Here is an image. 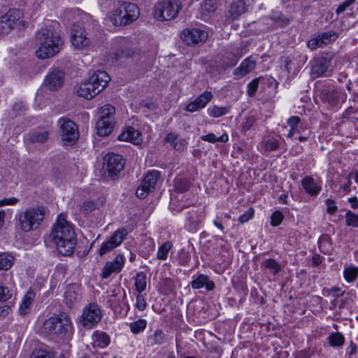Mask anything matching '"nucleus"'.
Segmentation results:
<instances>
[{
  "label": "nucleus",
  "instance_id": "nucleus-1",
  "mask_svg": "<svg viewBox=\"0 0 358 358\" xmlns=\"http://www.w3.org/2000/svg\"><path fill=\"white\" fill-rule=\"evenodd\" d=\"M50 238L55 243L58 252L64 256L73 254L76 245V237L72 225L67 222L65 216L60 214L54 224Z\"/></svg>",
  "mask_w": 358,
  "mask_h": 358
},
{
  "label": "nucleus",
  "instance_id": "nucleus-2",
  "mask_svg": "<svg viewBox=\"0 0 358 358\" xmlns=\"http://www.w3.org/2000/svg\"><path fill=\"white\" fill-rule=\"evenodd\" d=\"M53 27L45 25L36 32V41L38 48L36 54L39 59H45L52 57L62 48L63 41Z\"/></svg>",
  "mask_w": 358,
  "mask_h": 358
},
{
  "label": "nucleus",
  "instance_id": "nucleus-3",
  "mask_svg": "<svg viewBox=\"0 0 358 358\" xmlns=\"http://www.w3.org/2000/svg\"><path fill=\"white\" fill-rule=\"evenodd\" d=\"M46 334H55L63 339H71L73 335V326L70 317L65 313L52 316L43 324Z\"/></svg>",
  "mask_w": 358,
  "mask_h": 358
},
{
  "label": "nucleus",
  "instance_id": "nucleus-4",
  "mask_svg": "<svg viewBox=\"0 0 358 358\" xmlns=\"http://www.w3.org/2000/svg\"><path fill=\"white\" fill-rule=\"evenodd\" d=\"M45 215V208L35 206L25 208L18 214L19 227L24 232H29L38 228Z\"/></svg>",
  "mask_w": 358,
  "mask_h": 358
},
{
  "label": "nucleus",
  "instance_id": "nucleus-5",
  "mask_svg": "<svg viewBox=\"0 0 358 358\" xmlns=\"http://www.w3.org/2000/svg\"><path fill=\"white\" fill-rule=\"evenodd\" d=\"M111 21L115 25H126L138 19L140 15L137 6L132 3L118 1Z\"/></svg>",
  "mask_w": 358,
  "mask_h": 358
},
{
  "label": "nucleus",
  "instance_id": "nucleus-6",
  "mask_svg": "<svg viewBox=\"0 0 358 358\" xmlns=\"http://www.w3.org/2000/svg\"><path fill=\"white\" fill-rule=\"evenodd\" d=\"M182 8L179 0H162L155 6L154 15L160 21L174 19Z\"/></svg>",
  "mask_w": 358,
  "mask_h": 358
},
{
  "label": "nucleus",
  "instance_id": "nucleus-7",
  "mask_svg": "<svg viewBox=\"0 0 358 358\" xmlns=\"http://www.w3.org/2000/svg\"><path fill=\"white\" fill-rule=\"evenodd\" d=\"M102 318V311L96 303L87 304L83 310L80 323L85 329H92L96 325Z\"/></svg>",
  "mask_w": 358,
  "mask_h": 358
},
{
  "label": "nucleus",
  "instance_id": "nucleus-8",
  "mask_svg": "<svg viewBox=\"0 0 358 358\" xmlns=\"http://www.w3.org/2000/svg\"><path fill=\"white\" fill-rule=\"evenodd\" d=\"M59 132L65 145L75 144L79 138V131L76 123L70 119L62 117L59 120Z\"/></svg>",
  "mask_w": 358,
  "mask_h": 358
},
{
  "label": "nucleus",
  "instance_id": "nucleus-9",
  "mask_svg": "<svg viewBox=\"0 0 358 358\" xmlns=\"http://www.w3.org/2000/svg\"><path fill=\"white\" fill-rule=\"evenodd\" d=\"M22 13L18 9H10L3 15L0 21V29L7 33L13 28L24 26L22 20Z\"/></svg>",
  "mask_w": 358,
  "mask_h": 358
},
{
  "label": "nucleus",
  "instance_id": "nucleus-10",
  "mask_svg": "<svg viewBox=\"0 0 358 358\" xmlns=\"http://www.w3.org/2000/svg\"><path fill=\"white\" fill-rule=\"evenodd\" d=\"M127 234V230L124 228L116 230L108 240L101 244L99 250V255L103 256L120 245Z\"/></svg>",
  "mask_w": 358,
  "mask_h": 358
},
{
  "label": "nucleus",
  "instance_id": "nucleus-11",
  "mask_svg": "<svg viewBox=\"0 0 358 358\" xmlns=\"http://www.w3.org/2000/svg\"><path fill=\"white\" fill-rule=\"evenodd\" d=\"M208 37L206 31L198 28L184 29L181 34L182 40L188 45L202 44L206 42Z\"/></svg>",
  "mask_w": 358,
  "mask_h": 358
},
{
  "label": "nucleus",
  "instance_id": "nucleus-12",
  "mask_svg": "<svg viewBox=\"0 0 358 358\" xmlns=\"http://www.w3.org/2000/svg\"><path fill=\"white\" fill-rule=\"evenodd\" d=\"M332 60V55L327 54L326 56H321L314 60L311 68V76L317 78L322 76H329L331 74L329 67Z\"/></svg>",
  "mask_w": 358,
  "mask_h": 358
},
{
  "label": "nucleus",
  "instance_id": "nucleus-13",
  "mask_svg": "<svg viewBox=\"0 0 358 358\" xmlns=\"http://www.w3.org/2000/svg\"><path fill=\"white\" fill-rule=\"evenodd\" d=\"M103 164L108 176L113 178L122 171L125 161L122 155L111 152L105 156Z\"/></svg>",
  "mask_w": 358,
  "mask_h": 358
},
{
  "label": "nucleus",
  "instance_id": "nucleus-14",
  "mask_svg": "<svg viewBox=\"0 0 358 358\" xmlns=\"http://www.w3.org/2000/svg\"><path fill=\"white\" fill-rule=\"evenodd\" d=\"M71 41L72 45L77 49H83L91 43L85 30L78 24H74L72 27Z\"/></svg>",
  "mask_w": 358,
  "mask_h": 358
},
{
  "label": "nucleus",
  "instance_id": "nucleus-15",
  "mask_svg": "<svg viewBox=\"0 0 358 358\" xmlns=\"http://www.w3.org/2000/svg\"><path fill=\"white\" fill-rule=\"evenodd\" d=\"M65 73L59 69H51L44 80V85L50 90L55 91L60 88L64 80Z\"/></svg>",
  "mask_w": 358,
  "mask_h": 358
},
{
  "label": "nucleus",
  "instance_id": "nucleus-16",
  "mask_svg": "<svg viewBox=\"0 0 358 358\" xmlns=\"http://www.w3.org/2000/svg\"><path fill=\"white\" fill-rule=\"evenodd\" d=\"M81 299V290L76 284L69 285L66 287L64 294V302L66 306L71 308L79 303Z\"/></svg>",
  "mask_w": 358,
  "mask_h": 358
},
{
  "label": "nucleus",
  "instance_id": "nucleus-17",
  "mask_svg": "<svg viewBox=\"0 0 358 358\" xmlns=\"http://www.w3.org/2000/svg\"><path fill=\"white\" fill-rule=\"evenodd\" d=\"M213 96L210 92L205 91L194 100L189 102L185 108L187 112L194 113L198 111L206 106L212 100Z\"/></svg>",
  "mask_w": 358,
  "mask_h": 358
},
{
  "label": "nucleus",
  "instance_id": "nucleus-18",
  "mask_svg": "<svg viewBox=\"0 0 358 358\" xmlns=\"http://www.w3.org/2000/svg\"><path fill=\"white\" fill-rule=\"evenodd\" d=\"M124 264V257L119 254L113 262H107L102 269L101 277L108 278L113 273H119L122 271Z\"/></svg>",
  "mask_w": 358,
  "mask_h": 358
},
{
  "label": "nucleus",
  "instance_id": "nucleus-19",
  "mask_svg": "<svg viewBox=\"0 0 358 358\" xmlns=\"http://www.w3.org/2000/svg\"><path fill=\"white\" fill-rule=\"evenodd\" d=\"M88 78L99 93L106 87L110 80L109 75L103 71H96Z\"/></svg>",
  "mask_w": 358,
  "mask_h": 358
},
{
  "label": "nucleus",
  "instance_id": "nucleus-20",
  "mask_svg": "<svg viewBox=\"0 0 358 358\" xmlns=\"http://www.w3.org/2000/svg\"><path fill=\"white\" fill-rule=\"evenodd\" d=\"M322 99L331 106L334 107L338 106L341 102H345L347 99V95L337 90L322 91Z\"/></svg>",
  "mask_w": 358,
  "mask_h": 358
},
{
  "label": "nucleus",
  "instance_id": "nucleus-21",
  "mask_svg": "<svg viewBox=\"0 0 358 358\" xmlns=\"http://www.w3.org/2000/svg\"><path fill=\"white\" fill-rule=\"evenodd\" d=\"M301 185L304 191L312 196H316L322 189L320 185L315 182L312 176H306L301 180Z\"/></svg>",
  "mask_w": 358,
  "mask_h": 358
},
{
  "label": "nucleus",
  "instance_id": "nucleus-22",
  "mask_svg": "<svg viewBox=\"0 0 358 358\" xmlns=\"http://www.w3.org/2000/svg\"><path fill=\"white\" fill-rule=\"evenodd\" d=\"M203 215L202 210H191L187 216V227L190 231H195L198 226L202 222Z\"/></svg>",
  "mask_w": 358,
  "mask_h": 358
},
{
  "label": "nucleus",
  "instance_id": "nucleus-23",
  "mask_svg": "<svg viewBox=\"0 0 358 358\" xmlns=\"http://www.w3.org/2000/svg\"><path fill=\"white\" fill-rule=\"evenodd\" d=\"M246 5L242 0H234L229 6L228 14L231 20H235L246 12Z\"/></svg>",
  "mask_w": 358,
  "mask_h": 358
},
{
  "label": "nucleus",
  "instance_id": "nucleus-24",
  "mask_svg": "<svg viewBox=\"0 0 358 358\" xmlns=\"http://www.w3.org/2000/svg\"><path fill=\"white\" fill-rule=\"evenodd\" d=\"M92 341L94 348H104L110 344V338L107 333L97 330L92 334Z\"/></svg>",
  "mask_w": 358,
  "mask_h": 358
},
{
  "label": "nucleus",
  "instance_id": "nucleus-25",
  "mask_svg": "<svg viewBox=\"0 0 358 358\" xmlns=\"http://www.w3.org/2000/svg\"><path fill=\"white\" fill-rule=\"evenodd\" d=\"M120 141L131 142L134 144H138L141 139L140 132L134 127H128L119 135Z\"/></svg>",
  "mask_w": 358,
  "mask_h": 358
},
{
  "label": "nucleus",
  "instance_id": "nucleus-26",
  "mask_svg": "<svg viewBox=\"0 0 358 358\" xmlns=\"http://www.w3.org/2000/svg\"><path fill=\"white\" fill-rule=\"evenodd\" d=\"M192 287L197 289L203 287L208 291L213 290L215 288V283L209 279L207 275L200 274L191 282Z\"/></svg>",
  "mask_w": 358,
  "mask_h": 358
},
{
  "label": "nucleus",
  "instance_id": "nucleus-27",
  "mask_svg": "<svg viewBox=\"0 0 358 358\" xmlns=\"http://www.w3.org/2000/svg\"><path fill=\"white\" fill-rule=\"evenodd\" d=\"M35 297L36 294L33 290H29L24 296L19 308V313L21 315H25L30 311Z\"/></svg>",
  "mask_w": 358,
  "mask_h": 358
},
{
  "label": "nucleus",
  "instance_id": "nucleus-28",
  "mask_svg": "<svg viewBox=\"0 0 358 358\" xmlns=\"http://www.w3.org/2000/svg\"><path fill=\"white\" fill-rule=\"evenodd\" d=\"M263 271L273 276L280 273L282 270L280 264L275 259L268 258L264 260L261 264Z\"/></svg>",
  "mask_w": 358,
  "mask_h": 358
},
{
  "label": "nucleus",
  "instance_id": "nucleus-29",
  "mask_svg": "<svg viewBox=\"0 0 358 358\" xmlns=\"http://www.w3.org/2000/svg\"><path fill=\"white\" fill-rule=\"evenodd\" d=\"M255 67V61L250 58H246L241 62V65L238 68L235 69L234 74L236 76H244L252 71Z\"/></svg>",
  "mask_w": 358,
  "mask_h": 358
},
{
  "label": "nucleus",
  "instance_id": "nucleus-30",
  "mask_svg": "<svg viewBox=\"0 0 358 358\" xmlns=\"http://www.w3.org/2000/svg\"><path fill=\"white\" fill-rule=\"evenodd\" d=\"M115 122L110 120H98L96 126L97 134L101 136L109 135L113 129Z\"/></svg>",
  "mask_w": 358,
  "mask_h": 358
},
{
  "label": "nucleus",
  "instance_id": "nucleus-31",
  "mask_svg": "<svg viewBox=\"0 0 358 358\" xmlns=\"http://www.w3.org/2000/svg\"><path fill=\"white\" fill-rule=\"evenodd\" d=\"M160 176L159 171H150L145 175L141 183L147 187H149L150 189L152 190L155 187L157 181L160 178Z\"/></svg>",
  "mask_w": 358,
  "mask_h": 358
},
{
  "label": "nucleus",
  "instance_id": "nucleus-32",
  "mask_svg": "<svg viewBox=\"0 0 358 358\" xmlns=\"http://www.w3.org/2000/svg\"><path fill=\"white\" fill-rule=\"evenodd\" d=\"M115 108L110 104H106L99 109L100 117L99 120L115 122Z\"/></svg>",
  "mask_w": 358,
  "mask_h": 358
},
{
  "label": "nucleus",
  "instance_id": "nucleus-33",
  "mask_svg": "<svg viewBox=\"0 0 358 358\" xmlns=\"http://www.w3.org/2000/svg\"><path fill=\"white\" fill-rule=\"evenodd\" d=\"M49 138V133L46 131H33L28 135L29 141L32 143H43Z\"/></svg>",
  "mask_w": 358,
  "mask_h": 358
},
{
  "label": "nucleus",
  "instance_id": "nucleus-34",
  "mask_svg": "<svg viewBox=\"0 0 358 358\" xmlns=\"http://www.w3.org/2000/svg\"><path fill=\"white\" fill-rule=\"evenodd\" d=\"M327 341L331 347L341 348L345 343V337L341 333L334 332L328 336Z\"/></svg>",
  "mask_w": 358,
  "mask_h": 358
},
{
  "label": "nucleus",
  "instance_id": "nucleus-35",
  "mask_svg": "<svg viewBox=\"0 0 358 358\" xmlns=\"http://www.w3.org/2000/svg\"><path fill=\"white\" fill-rule=\"evenodd\" d=\"M147 278L143 272H138L135 277V287L139 293L143 292L146 289Z\"/></svg>",
  "mask_w": 358,
  "mask_h": 358
},
{
  "label": "nucleus",
  "instance_id": "nucleus-36",
  "mask_svg": "<svg viewBox=\"0 0 358 358\" xmlns=\"http://www.w3.org/2000/svg\"><path fill=\"white\" fill-rule=\"evenodd\" d=\"M147 326V321L144 319H138L129 324V328L132 334H137L144 331Z\"/></svg>",
  "mask_w": 358,
  "mask_h": 358
},
{
  "label": "nucleus",
  "instance_id": "nucleus-37",
  "mask_svg": "<svg viewBox=\"0 0 358 358\" xmlns=\"http://www.w3.org/2000/svg\"><path fill=\"white\" fill-rule=\"evenodd\" d=\"M323 46L327 45L336 41L338 36V34L334 31L322 32L319 34Z\"/></svg>",
  "mask_w": 358,
  "mask_h": 358
},
{
  "label": "nucleus",
  "instance_id": "nucleus-38",
  "mask_svg": "<svg viewBox=\"0 0 358 358\" xmlns=\"http://www.w3.org/2000/svg\"><path fill=\"white\" fill-rule=\"evenodd\" d=\"M191 183L185 178H178L175 180V189L178 193H183L189 190Z\"/></svg>",
  "mask_w": 358,
  "mask_h": 358
},
{
  "label": "nucleus",
  "instance_id": "nucleus-39",
  "mask_svg": "<svg viewBox=\"0 0 358 358\" xmlns=\"http://www.w3.org/2000/svg\"><path fill=\"white\" fill-rule=\"evenodd\" d=\"M229 112V107L215 106L208 109V115L213 117H220Z\"/></svg>",
  "mask_w": 358,
  "mask_h": 358
},
{
  "label": "nucleus",
  "instance_id": "nucleus-40",
  "mask_svg": "<svg viewBox=\"0 0 358 358\" xmlns=\"http://www.w3.org/2000/svg\"><path fill=\"white\" fill-rule=\"evenodd\" d=\"M14 258L12 255L8 253H1L0 254V269L1 270H8L9 269L13 262Z\"/></svg>",
  "mask_w": 358,
  "mask_h": 358
},
{
  "label": "nucleus",
  "instance_id": "nucleus-41",
  "mask_svg": "<svg viewBox=\"0 0 358 358\" xmlns=\"http://www.w3.org/2000/svg\"><path fill=\"white\" fill-rule=\"evenodd\" d=\"M358 275V268L355 266L345 267L343 271V276L348 282H354Z\"/></svg>",
  "mask_w": 358,
  "mask_h": 358
},
{
  "label": "nucleus",
  "instance_id": "nucleus-42",
  "mask_svg": "<svg viewBox=\"0 0 358 358\" xmlns=\"http://www.w3.org/2000/svg\"><path fill=\"white\" fill-rule=\"evenodd\" d=\"M172 244L169 241L164 243L158 249L157 257L160 260H165L167 259L169 251L171 250Z\"/></svg>",
  "mask_w": 358,
  "mask_h": 358
},
{
  "label": "nucleus",
  "instance_id": "nucleus-43",
  "mask_svg": "<svg viewBox=\"0 0 358 358\" xmlns=\"http://www.w3.org/2000/svg\"><path fill=\"white\" fill-rule=\"evenodd\" d=\"M151 345H162L166 342V337L162 329H157L151 338Z\"/></svg>",
  "mask_w": 358,
  "mask_h": 358
},
{
  "label": "nucleus",
  "instance_id": "nucleus-44",
  "mask_svg": "<svg viewBox=\"0 0 358 358\" xmlns=\"http://www.w3.org/2000/svg\"><path fill=\"white\" fill-rule=\"evenodd\" d=\"M346 225L348 227H358V215L355 214L350 210L345 213Z\"/></svg>",
  "mask_w": 358,
  "mask_h": 358
},
{
  "label": "nucleus",
  "instance_id": "nucleus-45",
  "mask_svg": "<svg viewBox=\"0 0 358 358\" xmlns=\"http://www.w3.org/2000/svg\"><path fill=\"white\" fill-rule=\"evenodd\" d=\"M54 354L52 351L44 349L35 350L30 358H52Z\"/></svg>",
  "mask_w": 358,
  "mask_h": 358
},
{
  "label": "nucleus",
  "instance_id": "nucleus-46",
  "mask_svg": "<svg viewBox=\"0 0 358 358\" xmlns=\"http://www.w3.org/2000/svg\"><path fill=\"white\" fill-rule=\"evenodd\" d=\"M77 94L79 96L83 97L86 99H91L93 98V96L91 94V92L89 90V87L86 86L85 82L82 83L78 88L77 89Z\"/></svg>",
  "mask_w": 358,
  "mask_h": 358
},
{
  "label": "nucleus",
  "instance_id": "nucleus-47",
  "mask_svg": "<svg viewBox=\"0 0 358 358\" xmlns=\"http://www.w3.org/2000/svg\"><path fill=\"white\" fill-rule=\"evenodd\" d=\"M201 7L203 12L208 13H213L217 8L216 0H205Z\"/></svg>",
  "mask_w": 358,
  "mask_h": 358
},
{
  "label": "nucleus",
  "instance_id": "nucleus-48",
  "mask_svg": "<svg viewBox=\"0 0 358 358\" xmlns=\"http://www.w3.org/2000/svg\"><path fill=\"white\" fill-rule=\"evenodd\" d=\"M283 219V214L280 210H275L271 216V225L273 227H277L281 224Z\"/></svg>",
  "mask_w": 358,
  "mask_h": 358
},
{
  "label": "nucleus",
  "instance_id": "nucleus-49",
  "mask_svg": "<svg viewBox=\"0 0 358 358\" xmlns=\"http://www.w3.org/2000/svg\"><path fill=\"white\" fill-rule=\"evenodd\" d=\"M96 204L92 201H86L80 206V211L85 214H88L96 208Z\"/></svg>",
  "mask_w": 358,
  "mask_h": 358
},
{
  "label": "nucleus",
  "instance_id": "nucleus-50",
  "mask_svg": "<svg viewBox=\"0 0 358 358\" xmlns=\"http://www.w3.org/2000/svg\"><path fill=\"white\" fill-rule=\"evenodd\" d=\"M260 79L261 78H255L248 83L247 92L249 96L253 97L255 95Z\"/></svg>",
  "mask_w": 358,
  "mask_h": 358
},
{
  "label": "nucleus",
  "instance_id": "nucleus-51",
  "mask_svg": "<svg viewBox=\"0 0 358 358\" xmlns=\"http://www.w3.org/2000/svg\"><path fill=\"white\" fill-rule=\"evenodd\" d=\"M307 45L312 50L323 47L319 34L310 39L308 41Z\"/></svg>",
  "mask_w": 358,
  "mask_h": 358
},
{
  "label": "nucleus",
  "instance_id": "nucleus-52",
  "mask_svg": "<svg viewBox=\"0 0 358 358\" xmlns=\"http://www.w3.org/2000/svg\"><path fill=\"white\" fill-rule=\"evenodd\" d=\"M165 141L169 143L173 147L174 149H180V145H178V142L181 141V140L178 138V136L176 134H168Z\"/></svg>",
  "mask_w": 358,
  "mask_h": 358
},
{
  "label": "nucleus",
  "instance_id": "nucleus-53",
  "mask_svg": "<svg viewBox=\"0 0 358 358\" xmlns=\"http://www.w3.org/2000/svg\"><path fill=\"white\" fill-rule=\"evenodd\" d=\"M13 293L7 287L0 285V301H6L10 299Z\"/></svg>",
  "mask_w": 358,
  "mask_h": 358
},
{
  "label": "nucleus",
  "instance_id": "nucleus-54",
  "mask_svg": "<svg viewBox=\"0 0 358 358\" xmlns=\"http://www.w3.org/2000/svg\"><path fill=\"white\" fill-rule=\"evenodd\" d=\"M152 191L149 189V187H147L146 186L143 185L142 183L138 186L136 191V195L137 197L140 199H144L147 196L148 193Z\"/></svg>",
  "mask_w": 358,
  "mask_h": 358
},
{
  "label": "nucleus",
  "instance_id": "nucleus-55",
  "mask_svg": "<svg viewBox=\"0 0 358 358\" xmlns=\"http://www.w3.org/2000/svg\"><path fill=\"white\" fill-rule=\"evenodd\" d=\"M278 147H279L278 141L275 138L268 139L265 143V149L268 151L275 150Z\"/></svg>",
  "mask_w": 358,
  "mask_h": 358
},
{
  "label": "nucleus",
  "instance_id": "nucleus-56",
  "mask_svg": "<svg viewBox=\"0 0 358 358\" xmlns=\"http://www.w3.org/2000/svg\"><path fill=\"white\" fill-rule=\"evenodd\" d=\"M325 203H326V205L327 206V212L329 214L334 215V214H335L336 213V211L338 210V208L336 206L335 202H334V200H332L331 199H327L325 201Z\"/></svg>",
  "mask_w": 358,
  "mask_h": 358
},
{
  "label": "nucleus",
  "instance_id": "nucleus-57",
  "mask_svg": "<svg viewBox=\"0 0 358 358\" xmlns=\"http://www.w3.org/2000/svg\"><path fill=\"white\" fill-rule=\"evenodd\" d=\"M356 0H345L337 8L336 13L339 15L344 12L350 5L355 3Z\"/></svg>",
  "mask_w": 358,
  "mask_h": 358
},
{
  "label": "nucleus",
  "instance_id": "nucleus-58",
  "mask_svg": "<svg viewBox=\"0 0 358 358\" xmlns=\"http://www.w3.org/2000/svg\"><path fill=\"white\" fill-rule=\"evenodd\" d=\"M319 248L321 252H326L324 251L327 245H330V238L328 236H323L318 241Z\"/></svg>",
  "mask_w": 358,
  "mask_h": 358
},
{
  "label": "nucleus",
  "instance_id": "nucleus-59",
  "mask_svg": "<svg viewBox=\"0 0 358 358\" xmlns=\"http://www.w3.org/2000/svg\"><path fill=\"white\" fill-rule=\"evenodd\" d=\"M146 302L143 295L138 294L136 297V307L139 310H143L146 308Z\"/></svg>",
  "mask_w": 358,
  "mask_h": 358
},
{
  "label": "nucleus",
  "instance_id": "nucleus-60",
  "mask_svg": "<svg viewBox=\"0 0 358 358\" xmlns=\"http://www.w3.org/2000/svg\"><path fill=\"white\" fill-rule=\"evenodd\" d=\"M253 216V211L252 210H249L246 211L243 215H240L238 217V221L241 223H244L248 222L250 219H251Z\"/></svg>",
  "mask_w": 358,
  "mask_h": 358
},
{
  "label": "nucleus",
  "instance_id": "nucleus-61",
  "mask_svg": "<svg viewBox=\"0 0 358 358\" xmlns=\"http://www.w3.org/2000/svg\"><path fill=\"white\" fill-rule=\"evenodd\" d=\"M301 122V119L298 116H292L287 120V124L290 127L297 128L299 124Z\"/></svg>",
  "mask_w": 358,
  "mask_h": 358
},
{
  "label": "nucleus",
  "instance_id": "nucleus-62",
  "mask_svg": "<svg viewBox=\"0 0 358 358\" xmlns=\"http://www.w3.org/2000/svg\"><path fill=\"white\" fill-rule=\"evenodd\" d=\"M201 139L212 143L217 142V137L213 133L201 136Z\"/></svg>",
  "mask_w": 358,
  "mask_h": 358
},
{
  "label": "nucleus",
  "instance_id": "nucleus-63",
  "mask_svg": "<svg viewBox=\"0 0 358 358\" xmlns=\"http://www.w3.org/2000/svg\"><path fill=\"white\" fill-rule=\"evenodd\" d=\"M18 202V199L15 197L3 199L0 200V207L7 205H15Z\"/></svg>",
  "mask_w": 358,
  "mask_h": 358
},
{
  "label": "nucleus",
  "instance_id": "nucleus-64",
  "mask_svg": "<svg viewBox=\"0 0 358 358\" xmlns=\"http://www.w3.org/2000/svg\"><path fill=\"white\" fill-rule=\"evenodd\" d=\"M254 122L255 120L252 117H249L246 118L245 122L243 123V129L244 131H248L249 129H250Z\"/></svg>",
  "mask_w": 358,
  "mask_h": 358
}]
</instances>
